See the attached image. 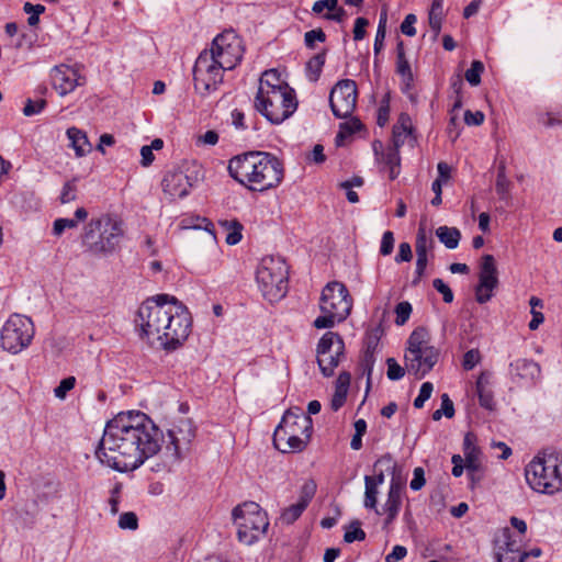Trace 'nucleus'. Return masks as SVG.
<instances>
[{
    "label": "nucleus",
    "mask_w": 562,
    "mask_h": 562,
    "mask_svg": "<svg viewBox=\"0 0 562 562\" xmlns=\"http://www.w3.org/2000/svg\"><path fill=\"white\" fill-rule=\"evenodd\" d=\"M162 442V430L146 414L120 413L106 423L95 457L119 472L134 471L157 454Z\"/></svg>",
    "instance_id": "nucleus-1"
},
{
    "label": "nucleus",
    "mask_w": 562,
    "mask_h": 562,
    "mask_svg": "<svg viewBox=\"0 0 562 562\" xmlns=\"http://www.w3.org/2000/svg\"><path fill=\"white\" fill-rule=\"evenodd\" d=\"M228 172L245 188L258 192L277 188L284 177L282 161L266 151H248L232 158Z\"/></svg>",
    "instance_id": "nucleus-2"
},
{
    "label": "nucleus",
    "mask_w": 562,
    "mask_h": 562,
    "mask_svg": "<svg viewBox=\"0 0 562 562\" xmlns=\"http://www.w3.org/2000/svg\"><path fill=\"white\" fill-rule=\"evenodd\" d=\"M254 108L270 123L281 124L297 109L295 91L277 69H268L259 78Z\"/></svg>",
    "instance_id": "nucleus-3"
},
{
    "label": "nucleus",
    "mask_w": 562,
    "mask_h": 562,
    "mask_svg": "<svg viewBox=\"0 0 562 562\" xmlns=\"http://www.w3.org/2000/svg\"><path fill=\"white\" fill-rule=\"evenodd\" d=\"M173 304H176L175 296L158 294L142 303L135 318L142 336L156 348L168 351L176 349V330L168 331L173 319L171 306Z\"/></svg>",
    "instance_id": "nucleus-4"
},
{
    "label": "nucleus",
    "mask_w": 562,
    "mask_h": 562,
    "mask_svg": "<svg viewBox=\"0 0 562 562\" xmlns=\"http://www.w3.org/2000/svg\"><path fill=\"white\" fill-rule=\"evenodd\" d=\"M313 420L302 408H289L273 432V445L282 453L301 452L307 446Z\"/></svg>",
    "instance_id": "nucleus-5"
},
{
    "label": "nucleus",
    "mask_w": 562,
    "mask_h": 562,
    "mask_svg": "<svg viewBox=\"0 0 562 562\" xmlns=\"http://www.w3.org/2000/svg\"><path fill=\"white\" fill-rule=\"evenodd\" d=\"M123 235L122 222L110 214H102L85 226L82 245L93 256H110L119 249Z\"/></svg>",
    "instance_id": "nucleus-6"
},
{
    "label": "nucleus",
    "mask_w": 562,
    "mask_h": 562,
    "mask_svg": "<svg viewBox=\"0 0 562 562\" xmlns=\"http://www.w3.org/2000/svg\"><path fill=\"white\" fill-rule=\"evenodd\" d=\"M528 485L538 493L553 495L562 491V452L536 456L525 468Z\"/></svg>",
    "instance_id": "nucleus-7"
},
{
    "label": "nucleus",
    "mask_w": 562,
    "mask_h": 562,
    "mask_svg": "<svg viewBox=\"0 0 562 562\" xmlns=\"http://www.w3.org/2000/svg\"><path fill=\"white\" fill-rule=\"evenodd\" d=\"M404 359L409 373L423 379L439 359V350L430 345V336L425 327H417L407 339Z\"/></svg>",
    "instance_id": "nucleus-8"
},
{
    "label": "nucleus",
    "mask_w": 562,
    "mask_h": 562,
    "mask_svg": "<svg viewBox=\"0 0 562 562\" xmlns=\"http://www.w3.org/2000/svg\"><path fill=\"white\" fill-rule=\"evenodd\" d=\"M352 307V299L344 283L329 282L322 291L319 308L322 315L314 321L318 329L331 328L347 318Z\"/></svg>",
    "instance_id": "nucleus-9"
},
{
    "label": "nucleus",
    "mask_w": 562,
    "mask_h": 562,
    "mask_svg": "<svg viewBox=\"0 0 562 562\" xmlns=\"http://www.w3.org/2000/svg\"><path fill=\"white\" fill-rule=\"evenodd\" d=\"M256 280L268 301L282 299L288 291V266L284 259L274 256L262 258L257 268Z\"/></svg>",
    "instance_id": "nucleus-10"
},
{
    "label": "nucleus",
    "mask_w": 562,
    "mask_h": 562,
    "mask_svg": "<svg viewBox=\"0 0 562 562\" xmlns=\"http://www.w3.org/2000/svg\"><path fill=\"white\" fill-rule=\"evenodd\" d=\"M239 542L251 546L262 537L268 527L267 513L255 502L236 506L232 513Z\"/></svg>",
    "instance_id": "nucleus-11"
},
{
    "label": "nucleus",
    "mask_w": 562,
    "mask_h": 562,
    "mask_svg": "<svg viewBox=\"0 0 562 562\" xmlns=\"http://www.w3.org/2000/svg\"><path fill=\"white\" fill-rule=\"evenodd\" d=\"M227 69L217 60L213 59L212 55L202 52L193 67V81L195 91L206 97L215 92L223 82L224 72Z\"/></svg>",
    "instance_id": "nucleus-12"
},
{
    "label": "nucleus",
    "mask_w": 562,
    "mask_h": 562,
    "mask_svg": "<svg viewBox=\"0 0 562 562\" xmlns=\"http://www.w3.org/2000/svg\"><path fill=\"white\" fill-rule=\"evenodd\" d=\"M34 336V325L31 318L13 314L1 329V346L8 352L16 355L25 349Z\"/></svg>",
    "instance_id": "nucleus-13"
},
{
    "label": "nucleus",
    "mask_w": 562,
    "mask_h": 562,
    "mask_svg": "<svg viewBox=\"0 0 562 562\" xmlns=\"http://www.w3.org/2000/svg\"><path fill=\"white\" fill-rule=\"evenodd\" d=\"M212 55L227 70L234 69L241 60L244 45L241 38L232 30L218 34L212 42L211 48L203 50Z\"/></svg>",
    "instance_id": "nucleus-14"
},
{
    "label": "nucleus",
    "mask_w": 562,
    "mask_h": 562,
    "mask_svg": "<svg viewBox=\"0 0 562 562\" xmlns=\"http://www.w3.org/2000/svg\"><path fill=\"white\" fill-rule=\"evenodd\" d=\"M357 97V85L353 80L338 81L329 94V104L334 115L339 119L349 117L356 109Z\"/></svg>",
    "instance_id": "nucleus-15"
},
{
    "label": "nucleus",
    "mask_w": 562,
    "mask_h": 562,
    "mask_svg": "<svg viewBox=\"0 0 562 562\" xmlns=\"http://www.w3.org/2000/svg\"><path fill=\"white\" fill-rule=\"evenodd\" d=\"M497 284L498 279L495 259L492 255H484L480 267L479 284L475 289L476 301L480 304L488 302Z\"/></svg>",
    "instance_id": "nucleus-16"
},
{
    "label": "nucleus",
    "mask_w": 562,
    "mask_h": 562,
    "mask_svg": "<svg viewBox=\"0 0 562 562\" xmlns=\"http://www.w3.org/2000/svg\"><path fill=\"white\" fill-rule=\"evenodd\" d=\"M204 179L203 168L194 159H184L178 166V196L183 198L190 194L191 190L198 187Z\"/></svg>",
    "instance_id": "nucleus-17"
},
{
    "label": "nucleus",
    "mask_w": 562,
    "mask_h": 562,
    "mask_svg": "<svg viewBox=\"0 0 562 562\" xmlns=\"http://www.w3.org/2000/svg\"><path fill=\"white\" fill-rule=\"evenodd\" d=\"M50 80L54 89L64 97L72 92L77 86L83 85L85 78L75 68L59 65L50 70Z\"/></svg>",
    "instance_id": "nucleus-18"
},
{
    "label": "nucleus",
    "mask_w": 562,
    "mask_h": 562,
    "mask_svg": "<svg viewBox=\"0 0 562 562\" xmlns=\"http://www.w3.org/2000/svg\"><path fill=\"white\" fill-rule=\"evenodd\" d=\"M494 555L497 562H525L517 542L512 539L510 530L505 528L494 540Z\"/></svg>",
    "instance_id": "nucleus-19"
},
{
    "label": "nucleus",
    "mask_w": 562,
    "mask_h": 562,
    "mask_svg": "<svg viewBox=\"0 0 562 562\" xmlns=\"http://www.w3.org/2000/svg\"><path fill=\"white\" fill-rule=\"evenodd\" d=\"M178 228L180 231H200L210 241L216 239L213 223L209 218L196 214H182Z\"/></svg>",
    "instance_id": "nucleus-20"
},
{
    "label": "nucleus",
    "mask_w": 562,
    "mask_h": 562,
    "mask_svg": "<svg viewBox=\"0 0 562 562\" xmlns=\"http://www.w3.org/2000/svg\"><path fill=\"white\" fill-rule=\"evenodd\" d=\"M405 485L404 482L396 477L394 474L390 482V488L387 493L386 501L382 508L380 509V515H384L385 513L398 514L402 506V495L404 492Z\"/></svg>",
    "instance_id": "nucleus-21"
},
{
    "label": "nucleus",
    "mask_w": 562,
    "mask_h": 562,
    "mask_svg": "<svg viewBox=\"0 0 562 562\" xmlns=\"http://www.w3.org/2000/svg\"><path fill=\"white\" fill-rule=\"evenodd\" d=\"M510 373L526 382H535L540 378L541 368L533 360L517 359L509 364Z\"/></svg>",
    "instance_id": "nucleus-22"
},
{
    "label": "nucleus",
    "mask_w": 562,
    "mask_h": 562,
    "mask_svg": "<svg viewBox=\"0 0 562 562\" xmlns=\"http://www.w3.org/2000/svg\"><path fill=\"white\" fill-rule=\"evenodd\" d=\"M196 427L191 418H178V459L182 451H189L195 438Z\"/></svg>",
    "instance_id": "nucleus-23"
},
{
    "label": "nucleus",
    "mask_w": 562,
    "mask_h": 562,
    "mask_svg": "<svg viewBox=\"0 0 562 562\" xmlns=\"http://www.w3.org/2000/svg\"><path fill=\"white\" fill-rule=\"evenodd\" d=\"M475 437L473 434L468 432L463 439V453L465 461V469L471 472H477L481 467L480 450L476 448Z\"/></svg>",
    "instance_id": "nucleus-24"
},
{
    "label": "nucleus",
    "mask_w": 562,
    "mask_h": 562,
    "mask_svg": "<svg viewBox=\"0 0 562 562\" xmlns=\"http://www.w3.org/2000/svg\"><path fill=\"white\" fill-rule=\"evenodd\" d=\"M345 350V344L342 338L334 331L325 333L318 341L316 352L317 353H330L342 355Z\"/></svg>",
    "instance_id": "nucleus-25"
},
{
    "label": "nucleus",
    "mask_w": 562,
    "mask_h": 562,
    "mask_svg": "<svg viewBox=\"0 0 562 562\" xmlns=\"http://www.w3.org/2000/svg\"><path fill=\"white\" fill-rule=\"evenodd\" d=\"M77 157H83L91 150V144L86 133L77 127H69L66 132Z\"/></svg>",
    "instance_id": "nucleus-26"
},
{
    "label": "nucleus",
    "mask_w": 562,
    "mask_h": 562,
    "mask_svg": "<svg viewBox=\"0 0 562 562\" xmlns=\"http://www.w3.org/2000/svg\"><path fill=\"white\" fill-rule=\"evenodd\" d=\"M373 151L375 155V159L379 162H383L389 167L400 166L401 157H400V146L393 145L383 151V144L381 140H374L372 144Z\"/></svg>",
    "instance_id": "nucleus-27"
},
{
    "label": "nucleus",
    "mask_w": 562,
    "mask_h": 562,
    "mask_svg": "<svg viewBox=\"0 0 562 562\" xmlns=\"http://www.w3.org/2000/svg\"><path fill=\"white\" fill-rule=\"evenodd\" d=\"M88 217V212L85 207H78L75 211V218H57L53 224V234L60 236L66 228H76L79 222L85 221Z\"/></svg>",
    "instance_id": "nucleus-28"
},
{
    "label": "nucleus",
    "mask_w": 562,
    "mask_h": 562,
    "mask_svg": "<svg viewBox=\"0 0 562 562\" xmlns=\"http://www.w3.org/2000/svg\"><path fill=\"white\" fill-rule=\"evenodd\" d=\"M412 133V120L407 113H401L393 126V145L402 146L406 137Z\"/></svg>",
    "instance_id": "nucleus-29"
},
{
    "label": "nucleus",
    "mask_w": 562,
    "mask_h": 562,
    "mask_svg": "<svg viewBox=\"0 0 562 562\" xmlns=\"http://www.w3.org/2000/svg\"><path fill=\"white\" fill-rule=\"evenodd\" d=\"M193 318L188 307L178 301V326L183 327L181 334L178 333V347L184 342L192 331Z\"/></svg>",
    "instance_id": "nucleus-30"
},
{
    "label": "nucleus",
    "mask_w": 562,
    "mask_h": 562,
    "mask_svg": "<svg viewBox=\"0 0 562 562\" xmlns=\"http://www.w3.org/2000/svg\"><path fill=\"white\" fill-rule=\"evenodd\" d=\"M436 235L448 249L457 248L461 239V233L456 227L440 226L437 228Z\"/></svg>",
    "instance_id": "nucleus-31"
},
{
    "label": "nucleus",
    "mask_w": 562,
    "mask_h": 562,
    "mask_svg": "<svg viewBox=\"0 0 562 562\" xmlns=\"http://www.w3.org/2000/svg\"><path fill=\"white\" fill-rule=\"evenodd\" d=\"M442 3L443 0H432L429 13L428 23L434 32V40H437L442 25Z\"/></svg>",
    "instance_id": "nucleus-32"
},
{
    "label": "nucleus",
    "mask_w": 562,
    "mask_h": 562,
    "mask_svg": "<svg viewBox=\"0 0 562 562\" xmlns=\"http://www.w3.org/2000/svg\"><path fill=\"white\" fill-rule=\"evenodd\" d=\"M341 355H335L330 351V353H317V363L321 369V372L324 376H331L334 374L335 369L338 367Z\"/></svg>",
    "instance_id": "nucleus-33"
},
{
    "label": "nucleus",
    "mask_w": 562,
    "mask_h": 562,
    "mask_svg": "<svg viewBox=\"0 0 562 562\" xmlns=\"http://www.w3.org/2000/svg\"><path fill=\"white\" fill-rule=\"evenodd\" d=\"M326 50L313 56L306 64V71L310 80L316 81L319 78L323 66L325 64Z\"/></svg>",
    "instance_id": "nucleus-34"
},
{
    "label": "nucleus",
    "mask_w": 562,
    "mask_h": 562,
    "mask_svg": "<svg viewBox=\"0 0 562 562\" xmlns=\"http://www.w3.org/2000/svg\"><path fill=\"white\" fill-rule=\"evenodd\" d=\"M362 127V124L360 120L356 117H351L349 121L342 122L339 125V132L336 135V143L337 145H341L342 139L347 136L352 135L353 133L360 131Z\"/></svg>",
    "instance_id": "nucleus-35"
},
{
    "label": "nucleus",
    "mask_w": 562,
    "mask_h": 562,
    "mask_svg": "<svg viewBox=\"0 0 562 562\" xmlns=\"http://www.w3.org/2000/svg\"><path fill=\"white\" fill-rule=\"evenodd\" d=\"M476 393L479 396L480 405L487 409H493L494 400L491 391L484 386V373H482L475 384Z\"/></svg>",
    "instance_id": "nucleus-36"
},
{
    "label": "nucleus",
    "mask_w": 562,
    "mask_h": 562,
    "mask_svg": "<svg viewBox=\"0 0 562 562\" xmlns=\"http://www.w3.org/2000/svg\"><path fill=\"white\" fill-rule=\"evenodd\" d=\"M222 225L227 229L225 240L228 245L233 246L241 240L243 225L238 221H225Z\"/></svg>",
    "instance_id": "nucleus-37"
},
{
    "label": "nucleus",
    "mask_w": 562,
    "mask_h": 562,
    "mask_svg": "<svg viewBox=\"0 0 562 562\" xmlns=\"http://www.w3.org/2000/svg\"><path fill=\"white\" fill-rule=\"evenodd\" d=\"M364 485L366 492L363 506L368 509H374L376 514H381L380 509L378 508V486H375V483H371V481H364Z\"/></svg>",
    "instance_id": "nucleus-38"
},
{
    "label": "nucleus",
    "mask_w": 562,
    "mask_h": 562,
    "mask_svg": "<svg viewBox=\"0 0 562 562\" xmlns=\"http://www.w3.org/2000/svg\"><path fill=\"white\" fill-rule=\"evenodd\" d=\"M161 189L164 199L168 202H173L176 192V172L168 171L161 180Z\"/></svg>",
    "instance_id": "nucleus-39"
},
{
    "label": "nucleus",
    "mask_w": 562,
    "mask_h": 562,
    "mask_svg": "<svg viewBox=\"0 0 562 562\" xmlns=\"http://www.w3.org/2000/svg\"><path fill=\"white\" fill-rule=\"evenodd\" d=\"M434 248V239L427 236L424 228H419L416 236L415 250L416 255H428V251Z\"/></svg>",
    "instance_id": "nucleus-40"
},
{
    "label": "nucleus",
    "mask_w": 562,
    "mask_h": 562,
    "mask_svg": "<svg viewBox=\"0 0 562 562\" xmlns=\"http://www.w3.org/2000/svg\"><path fill=\"white\" fill-rule=\"evenodd\" d=\"M305 506L301 503H295L289 507H286L280 516V521L285 525L293 524L305 510Z\"/></svg>",
    "instance_id": "nucleus-41"
},
{
    "label": "nucleus",
    "mask_w": 562,
    "mask_h": 562,
    "mask_svg": "<svg viewBox=\"0 0 562 562\" xmlns=\"http://www.w3.org/2000/svg\"><path fill=\"white\" fill-rule=\"evenodd\" d=\"M484 71V65L480 60H473L471 67L465 71V80L473 87L481 82V75Z\"/></svg>",
    "instance_id": "nucleus-42"
},
{
    "label": "nucleus",
    "mask_w": 562,
    "mask_h": 562,
    "mask_svg": "<svg viewBox=\"0 0 562 562\" xmlns=\"http://www.w3.org/2000/svg\"><path fill=\"white\" fill-rule=\"evenodd\" d=\"M396 72L401 76V78L413 74L411 65L405 56L403 43L397 45Z\"/></svg>",
    "instance_id": "nucleus-43"
},
{
    "label": "nucleus",
    "mask_w": 562,
    "mask_h": 562,
    "mask_svg": "<svg viewBox=\"0 0 562 562\" xmlns=\"http://www.w3.org/2000/svg\"><path fill=\"white\" fill-rule=\"evenodd\" d=\"M23 11L29 14L27 24L30 26H35L40 23V15L45 12V7L42 4H32L31 2H25L23 5Z\"/></svg>",
    "instance_id": "nucleus-44"
},
{
    "label": "nucleus",
    "mask_w": 562,
    "mask_h": 562,
    "mask_svg": "<svg viewBox=\"0 0 562 562\" xmlns=\"http://www.w3.org/2000/svg\"><path fill=\"white\" fill-rule=\"evenodd\" d=\"M366 538V532L361 529L360 522L353 521L350 524L349 528L346 530L344 535V540L347 543H351L353 541H362Z\"/></svg>",
    "instance_id": "nucleus-45"
},
{
    "label": "nucleus",
    "mask_w": 562,
    "mask_h": 562,
    "mask_svg": "<svg viewBox=\"0 0 562 562\" xmlns=\"http://www.w3.org/2000/svg\"><path fill=\"white\" fill-rule=\"evenodd\" d=\"M386 366V375L391 381H398L405 375V369L394 358H387Z\"/></svg>",
    "instance_id": "nucleus-46"
},
{
    "label": "nucleus",
    "mask_w": 562,
    "mask_h": 562,
    "mask_svg": "<svg viewBox=\"0 0 562 562\" xmlns=\"http://www.w3.org/2000/svg\"><path fill=\"white\" fill-rule=\"evenodd\" d=\"M316 492V484L314 481H307L303 484L300 492L299 503L303 504L305 507L308 506L310 502L313 499Z\"/></svg>",
    "instance_id": "nucleus-47"
},
{
    "label": "nucleus",
    "mask_w": 562,
    "mask_h": 562,
    "mask_svg": "<svg viewBox=\"0 0 562 562\" xmlns=\"http://www.w3.org/2000/svg\"><path fill=\"white\" fill-rule=\"evenodd\" d=\"M325 41L326 34L322 29L311 30L304 34L305 46L310 49H313L315 47L316 42L323 43Z\"/></svg>",
    "instance_id": "nucleus-48"
},
{
    "label": "nucleus",
    "mask_w": 562,
    "mask_h": 562,
    "mask_svg": "<svg viewBox=\"0 0 562 562\" xmlns=\"http://www.w3.org/2000/svg\"><path fill=\"white\" fill-rule=\"evenodd\" d=\"M119 527L121 529L136 530L138 528V518L135 513H123L119 518Z\"/></svg>",
    "instance_id": "nucleus-49"
},
{
    "label": "nucleus",
    "mask_w": 562,
    "mask_h": 562,
    "mask_svg": "<svg viewBox=\"0 0 562 562\" xmlns=\"http://www.w3.org/2000/svg\"><path fill=\"white\" fill-rule=\"evenodd\" d=\"M347 397V389L345 384H337L335 393L330 401V406L333 411H338L346 402Z\"/></svg>",
    "instance_id": "nucleus-50"
},
{
    "label": "nucleus",
    "mask_w": 562,
    "mask_h": 562,
    "mask_svg": "<svg viewBox=\"0 0 562 562\" xmlns=\"http://www.w3.org/2000/svg\"><path fill=\"white\" fill-rule=\"evenodd\" d=\"M76 378L68 376L59 382V385L55 387L54 394L57 398L64 400L67 393L75 387Z\"/></svg>",
    "instance_id": "nucleus-51"
},
{
    "label": "nucleus",
    "mask_w": 562,
    "mask_h": 562,
    "mask_svg": "<svg viewBox=\"0 0 562 562\" xmlns=\"http://www.w3.org/2000/svg\"><path fill=\"white\" fill-rule=\"evenodd\" d=\"M412 313V305L408 302H401L395 307V314L396 319L395 323L397 325H404L407 319L409 318V315Z\"/></svg>",
    "instance_id": "nucleus-52"
},
{
    "label": "nucleus",
    "mask_w": 562,
    "mask_h": 562,
    "mask_svg": "<svg viewBox=\"0 0 562 562\" xmlns=\"http://www.w3.org/2000/svg\"><path fill=\"white\" fill-rule=\"evenodd\" d=\"M338 5V0H317L312 7V12L317 15H324V11L331 12Z\"/></svg>",
    "instance_id": "nucleus-53"
},
{
    "label": "nucleus",
    "mask_w": 562,
    "mask_h": 562,
    "mask_svg": "<svg viewBox=\"0 0 562 562\" xmlns=\"http://www.w3.org/2000/svg\"><path fill=\"white\" fill-rule=\"evenodd\" d=\"M46 101L44 99H40L37 101H33L32 99H27L25 105L23 108V114L25 116H32L42 112L45 108Z\"/></svg>",
    "instance_id": "nucleus-54"
},
{
    "label": "nucleus",
    "mask_w": 562,
    "mask_h": 562,
    "mask_svg": "<svg viewBox=\"0 0 562 562\" xmlns=\"http://www.w3.org/2000/svg\"><path fill=\"white\" fill-rule=\"evenodd\" d=\"M510 187H512V182L509 181V179L507 177L501 176V177L496 178L495 190H496V193L498 194L499 199H502V200L508 199Z\"/></svg>",
    "instance_id": "nucleus-55"
},
{
    "label": "nucleus",
    "mask_w": 562,
    "mask_h": 562,
    "mask_svg": "<svg viewBox=\"0 0 562 562\" xmlns=\"http://www.w3.org/2000/svg\"><path fill=\"white\" fill-rule=\"evenodd\" d=\"M394 234L391 231L384 232L381 239L380 254L382 256L391 255L394 249Z\"/></svg>",
    "instance_id": "nucleus-56"
},
{
    "label": "nucleus",
    "mask_w": 562,
    "mask_h": 562,
    "mask_svg": "<svg viewBox=\"0 0 562 562\" xmlns=\"http://www.w3.org/2000/svg\"><path fill=\"white\" fill-rule=\"evenodd\" d=\"M481 361V353L477 349H470L463 356L462 367L464 370H472Z\"/></svg>",
    "instance_id": "nucleus-57"
},
{
    "label": "nucleus",
    "mask_w": 562,
    "mask_h": 562,
    "mask_svg": "<svg viewBox=\"0 0 562 562\" xmlns=\"http://www.w3.org/2000/svg\"><path fill=\"white\" fill-rule=\"evenodd\" d=\"M76 184L72 181H68L64 184L60 193V202L63 204L72 202L76 200Z\"/></svg>",
    "instance_id": "nucleus-58"
},
{
    "label": "nucleus",
    "mask_w": 562,
    "mask_h": 562,
    "mask_svg": "<svg viewBox=\"0 0 562 562\" xmlns=\"http://www.w3.org/2000/svg\"><path fill=\"white\" fill-rule=\"evenodd\" d=\"M432 286L442 294V299L446 303L453 301V293L451 289L443 282V280L437 278L432 281Z\"/></svg>",
    "instance_id": "nucleus-59"
},
{
    "label": "nucleus",
    "mask_w": 562,
    "mask_h": 562,
    "mask_svg": "<svg viewBox=\"0 0 562 562\" xmlns=\"http://www.w3.org/2000/svg\"><path fill=\"white\" fill-rule=\"evenodd\" d=\"M417 18L415 14L409 13L405 16L404 21L401 24V31L406 36H415L416 35V29L414 24L416 23Z\"/></svg>",
    "instance_id": "nucleus-60"
},
{
    "label": "nucleus",
    "mask_w": 562,
    "mask_h": 562,
    "mask_svg": "<svg viewBox=\"0 0 562 562\" xmlns=\"http://www.w3.org/2000/svg\"><path fill=\"white\" fill-rule=\"evenodd\" d=\"M413 258L412 247L408 243H401L398 246V252L395 256V262H408Z\"/></svg>",
    "instance_id": "nucleus-61"
},
{
    "label": "nucleus",
    "mask_w": 562,
    "mask_h": 562,
    "mask_svg": "<svg viewBox=\"0 0 562 562\" xmlns=\"http://www.w3.org/2000/svg\"><path fill=\"white\" fill-rule=\"evenodd\" d=\"M539 122L547 127H552L555 125H562V112L554 114V113H544L540 115Z\"/></svg>",
    "instance_id": "nucleus-62"
},
{
    "label": "nucleus",
    "mask_w": 562,
    "mask_h": 562,
    "mask_svg": "<svg viewBox=\"0 0 562 562\" xmlns=\"http://www.w3.org/2000/svg\"><path fill=\"white\" fill-rule=\"evenodd\" d=\"M484 119H485V116H484L483 112H481V111L472 112L470 110H467L464 112V122L467 125L479 126V125L483 124Z\"/></svg>",
    "instance_id": "nucleus-63"
},
{
    "label": "nucleus",
    "mask_w": 562,
    "mask_h": 562,
    "mask_svg": "<svg viewBox=\"0 0 562 562\" xmlns=\"http://www.w3.org/2000/svg\"><path fill=\"white\" fill-rule=\"evenodd\" d=\"M407 555V549L404 546L396 544L385 557V562H400Z\"/></svg>",
    "instance_id": "nucleus-64"
}]
</instances>
